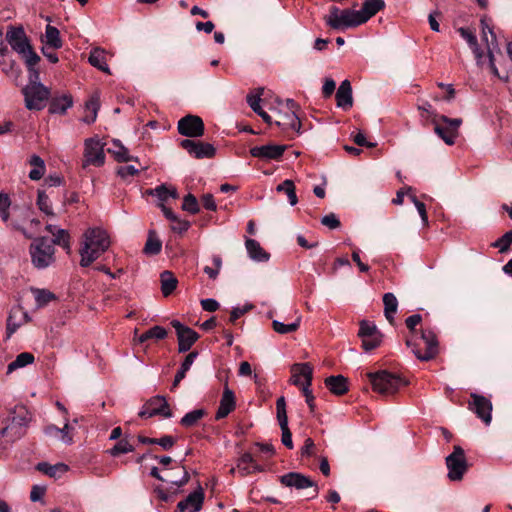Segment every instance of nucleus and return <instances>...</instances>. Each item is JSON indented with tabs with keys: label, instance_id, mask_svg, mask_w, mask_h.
Here are the masks:
<instances>
[{
	"label": "nucleus",
	"instance_id": "nucleus-1",
	"mask_svg": "<svg viewBox=\"0 0 512 512\" xmlns=\"http://www.w3.org/2000/svg\"><path fill=\"white\" fill-rule=\"evenodd\" d=\"M33 414L24 405H16L10 410L6 425L0 430V449L6 450L22 439L28 431Z\"/></svg>",
	"mask_w": 512,
	"mask_h": 512
},
{
	"label": "nucleus",
	"instance_id": "nucleus-2",
	"mask_svg": "<svg viewBox=\"0 0 512 512\" xmlns=\"http://www.w3.org/2000/svg\"><path fill=\"white\" fill-rule=\"evenodd\" d=\"M110 246L109 236L101 228H89L83 235V242L79 250L82 267L90 266L97 260Z\"/></svg>",
	"mask_w": 512,
	"mask_h": 512
},
{
	"label": "nucleus",
	"instance_id": "nucleus-3",
	"mask_svg": "<svg viewBox=\"0 0 512 512\" xmlns=\"http://www.w3.org/2000/svg\"><path fill=\"white\" fill-rule=\"evenodd\" d=\"M6 40L26 64H37L40 61V57L34 52L22 27L10 26L6 33Z\"/></svg>",
	"mask_w": 512,
	"mask_h": 512
},
{
	"label": "nucleus",
	"instance_id": "nucleus-4",
	"mask_svg": "<svg viewBox=\"0 0 512 512\" xmlns=\"http://www.w3.org/2000/svg\"><path fill=\"white\" fill-rule=\"evenodd\" d=\"M31 262L37 269H45L55 261V248L47 237H38L30 244Z\"/></svg>",
	"mask_w": 512,
	"mask_h": 512
},
{
	"label": "nucleus",
	"instance_id": "nucleus-5",
	"mask_svg": "<svg viewBox=\"0 0 512 512\" xmlns=\"http://www.w3.org/2000/svg\"><path fill=\"white\" fill-rule=\"evenodd\" d=\"M373 390L382 395H392L398 391L407 382L399 375L389 373L387 371H380L376 373H369Z\"/></svg>",
	"mask_w": 512,
	"mask_h": 512
},
{
	"label": "nucleus",
	"instance_id": "nucleus-6",
	"mask_svg": "<svg viewBox=\"0 0 512 512\" xmlns=\"http://www.w3.org/2000/svg\"><path fill=\"white\" fill-rule=\"evenodd\" d=\"M324 19L328 26L336 30L357 27L363 24L358 11L351 9L340 10L336 6L330 8L329 15L325 16Z\"/></svg>",
	"mask_w": 512,
	"mask_h": 512
},
{
	"label": "nucleus",
	"instance_id": "nucleus-7",
	"mask_svg": "<svg viewBox=\"0 0 512 512\" xmlns=\"http://www.w3.org/2000/svg\"><path fill=\"white\" fill-rule=\"evenodd\" d=\"M431 122L434 124L435 133L448 145L455 142L458 129L462 123L460 118H448L445 115L431 113Z\"/></svg>",
	"mask_w": 512,
	"mask_h": 512
},
{
	"label": "nucleus",
	"instance_id": "nucleus-8",
	"mask_svg": "<svg viewBox=\"0 0 512 512\" xmlns=\"http://www.w3.org/2000/svg\"><path fill=\"white\" fill-rule=\"evenodd\" d=\"M482 38L486 41L487 44V53L489 57V69L493 75L498 77L501 80H506L507 76H502L499 74L498 69L495 65V57L496 54H500V49L497 41L496 34L493 30V27L490 23V20L487 19L486 16L482 15Z\"/></svg>",
	"mask_w": 512,
	"mask_h": 512
},
{
	"label": "nucleus",
	"instance_id": "nucleus-9",
	"mask_svg": "<svg viewBox=\"0 0 512 512\" xmlns=\"http://www.w3.org/2000/svg\"><path fill=\"white\" fill-rule=\"evenodd\" d=\"M279 481L283 486L296 490L310 489L307 492V499H314L318 496L319 487L317 483L302 473L289 472L280 476Z\"/></svg>",
	"mask_w": 512,
	"mask_h": 512
},
{
	"label": "nucleus",
	"instance_id": "nucleus-10",
	"mask_svg": "<svg viewBox=\"0 0 512 512\" xmlns=\"http://www.w3.org/2000/svg\"><path fill=\"white\" fill-rule=\"evenodd\" d=\"M445 463L448 469L447 477L450 481L462 480L469 467L465 452L458 445L454 446L453 452L445 458Z\"/></svg>",
	"mask_w": 512,
	"mask_h": 512
},
{
	"label": "nucleus",
	"instance_id": "nucleus-11",
	"mask_svg": "<svg viewBox=\"0 0 512 512\" xmlns=\"http://www.w3.org/2000/svg\"><path fill=\"white\" fill-rule=\"evenodd\" d=\"M420 340L425 344V351L422 352L418 346L419 343L413 341L412 339H407V346L412 348V352L414 355L422 361H429L434 358L438 352V342L434 332L430 330H425L421 332Z\"/></svg>",
	"mask_w": 512,
	"mask_h": 512
},
{
	"label": "nucleus",
	"instance_id": "nucleus-12",
	"mask_svg": "<svg viewBox=\"0 0 512 512\" xmlns=\"http://www.w3.org/2000/svg\"><path fill=\"white\" fill-rule=\"evenodd\" d=\"M25 106L29 110H41L45 107L50 91L44 85H26L22 89Z\"/></svg>",
	"mask_w": 512,
	"mask_h": 512
},
{
	"label": "nucleus",
	"instance_id": "nucleus-13",
	"mask_svg": "<svg viewBox=\"0 0 512 512\" xmlns=\"http://www.w3.org/2000/svg\"><path fill=\"white\" fill-rule=\"evenodd\" d=\"M104 144L99 138L91 137L84 141L83 168L89 165L100 167L105 163Z\"/></svg>",
	"mask_w": 512,
	"mask_h": 512
},
{
	"label": "nucleus",
	"instance_id": "nucleus-14",
	"mask_svg": "<svg viewBox=\"0 0 512 512\" xmlns=\"http://www.w3.org/2000/svg\"><path fill=\"white\" fill-rule=\"evenodd\" d=\"M171 325L176 331L178 339V351L184 353L193 346L199 339V334L188 326L183 325L178 320H173Z\"/></svg>",
	"mask_w": 512,
	"mask_h": 512
},
{
	"label": "nucleus",
	"instance_id": "nucleus-15",
	"mask_svg": "<svg viewBox=\"0 0 512 512\" xmlns=\"http://www.w3.org/2000/svg\"><path fill=\"white\" fill-rule=\"evenodd\" d=\"M178 132L186 137L196 138L204 134L203 120L196 115H187L178 121Z\"/></svg>",
	"mask_w": 512,
	"mask_h": 512
},
{
	"label": "nucleus",
	"instance_id": "nucleus-16",
	"mask_svg": "<svg viewBox=\"0 0 512 512\" xmlns=\"http://www.w3.org/2000/svg\"><path fill=\"white\" fill-rule=\"evenodd\" d=\"M155 415H161L165 418H170L172 416L169 404L163 396L153 397L139 412V416L142 418H149Z\"/></svg>",
	"mask_w": 512,
	"mask_h": 512
},
{
	"label": "nucleus",
	"instance_id": "nucleus-17",
	"mask_svg": "<svg viewBox=\"0 0 512 512\" xmlns=\"http://www.w3.org/2000/svg\"><path fill=\"white\" fill-rule=\"evenodd\" d=\"M180 145L191 156L197 159L212 158L216 153V149L212 144L204 143L201 141L184 139L181 141Z\"/></svg>",
	"mask_w": 512,
	"mask_h": 512
},
{
	"label": "nucleus",
	"instance_id": "nucleus-18",
	"mask_svg": "<svg viewBox=\"0 0 512 512\" xmlns=\"http://www.w3.org/2000/svg\"><path fill=\"white\" fill-rule=\"evenodd\" d=\"M286 149L287 145L268 144L251 148L250 154L264 160H279Z\"/></svg>",
	"mask_w": 512,
	"mask_h": 512
},
{
	"label": "nucleus",
	"instance_id": "nucleus-19",
	"mask_svg": "<svg viewBox=\"0 0 512 512\" xmlns=\"http://www.w3.org/2000/svg\"><path fill=\"white\" fill-rule=\"evenodd\" d=\"M204 501V491L199 487L194 492L190 493L185 499L180 501L177 509L180 512H197L202 508Z\"/></svg>",
	"mask_w": 512,
	"mask_h": 512
},
{
	"label": "nucleus",
	"instance_id": "nucleus-20",
	"mask_svg": "<svg viewBox=\"0 0 512 512\" xmlns=\"http://www.w3.org/2000/svg\"><path fill=\"white\" fill-rule=\"evenodd\" d=\"M291 383L296 386L301 385V377L304 378V383L307 385L312 384L313 367L310 363H296L291 366Z\"/></svg>",
	"mask_w": 512,
	"mask_h": 512
},
{
	"label": "nucleus",
	"instance_id": "nucleus-21",
	"mask_svg": "<svg viewBox=\"0 0 512 512\" xmlns=\"http://www.w3.org/2000/svg\"><path fill=\"white\" fill-rule=\"evenodd\" d=\"M236 406L234 392L225 385L224 391L220 400L218 410L216 412V420H220L228 416Z\"/></svg>",
	"mask_w": 512,
	"mask_h": 512
},
{
	"label": "nucleus",
	"instance_id": "nucleus-22",
	"mask_svg": "<svg viewBox=\"0 0 512 512\" xmlns=\"http://www.w3.org/2000/svg\"><path fill=\"white\" fill-rule=\"evenodd\" d=\"M336 100L337 106L342 108L343 110H348L353 105L352 98V87L349 80H344L341 82L337 92H336Z\"/></svg>",
	"mask_w": 512,
	"mask_h": 512
},
{
	"label": "nucleus",
	"instance_id": "nucleus-23",
	"mask_svg": "<svg viewBox=\"0 0 512 512\" xmlns=\"http://www.w3.org/2000/svg\"><path fill=\"white\" fill-rule=\"evenodd\" d=\"M45 229L53 236V239L50 241L53 245H59L68 253L70 252V235L67 230L58 228L52 224L46 225Z\"/></svg>",
	"mask_w": 512,
	"mask_h": 512
},
{
	"label": "nucleus",
	"instance_id": "nucleus-24",
	"mask_svg": "<svg viewBox=\"0 0 512 512\" xmlns=\"http://www.w3.org/2000/svg\"><path fill=\"white\" fill-rule=\"evenodd\" d=\"M275 124L282 130L291 129L299 132L301 128V121L297 113H282L278 111Z\"/></svg>",
	"mask_w": 512,
	"mask_h": 512
},
{
	"label": "nucleus",
	"instance_id": "nucleus-25",
	"mask_svg": "<svg viewBox=\"0 0 512 512\" xmlns=\"http://www.w3.org/2000/svg\"><path fill=\"white\" fill-rule=\"evenodd\" d=\"M262 470V467L256 463L250 453L242 454L237 460V471L243 477Z\"/></svg>",
	"mask_w": 512,
	"mask_h": 512
},
{
	"label": "nucleus",
	"instance_id": "nucleus-26",
	"mask_svg": "<svg viewBox=\"0 0 512 512\" xmlns=\"http://www.w3.org/2000/svg\"><path fill=\"white\" fill-rule=\"evenodd\" d=\"M384 8V0H364L362 8L358 10L363 24Z\"/></svg>",
	"mask_w": 512,
	"mask_h": 512
},
{
	"label": "nucleus",
	"instance_id": "nucleus-27",
	"mask_svg": "<svg viewBox=\"0 0 512 512\" xmlns=\"http://www.w3.org/2000/svg\"><path fill=\"white\" fill-rule=\"evenodd\" d=\"M247 252L251 259L258 262H266L270 255L260 246L259 242L254 239H247L245 242Z\"/></svg>",
	"mask_w": 512,
	"mask_h": 512
},
{
	"label": "nucleus",
	"instance_id": "nucleus-28",
	"mask_svg": "<svg viewBox=\"0 0 512 512\" xmlns=\"http://www.w3.org/2000/svg\"><path fill=\"white\" fill-rule=\"evenodd\" d=\"M88 62L97 69L110 74V69L106 62V53L104 49L99 47L91 50L90 55L88 57Z\"/></svg>",
	"mask_w": 512,
	"mask_h": 512
},
{
	"label": "nucleus",
	"instance_id": "nucleus-29",
	"mask_svg": "<svg viewBox=\"0 0 512 512\" xmlns=\"http://www.w3.org/2000/svg\"><path fill=\"white\" fill-rule=\"evenodd\" d=\"M72 105L73 100L71 95L65 94L60 97H55L50 102L49 112L52 114H65Z\"/></svg>",
	"mask_w": 512,
	"mask_h": 512
},
{
	"label": "nucleus",
	"instance_id": "nucleus-30",
	"mask_svg": "<svg viewBox=\"0 0 512 512\" xmlns=\"http://www.w3.org/2000/svg\"><path fill=\"white\" fill-rule=\"evenodd\" d=\"M325 385L335 395H343L348 391L347 379L342 375L327 377Z\"/></svg>",
	"mask_w": 512,
	"mask_h": 512
},
{
	"label": "nucleus",
	"instance_id": "nucleus-31",
	"mask_svg": "<svg viewBox=\"0 0 512 512\" xmlns=\"http://www.w3.org/2000/svg\"><path fill=\"white\" fill-rule=\"evenodd\" d=\"M383 304H384V315L388 322L393 325L394 324V314L397 312L398 308V300L396 296L391 293H385L383 295Z\"/></svg>",
	"mask_w": 512,
	"mask_h": 512
},
{
	"label": "nucleus",
	"instance_id": "nucleus-32",
	"mask_svg": "<svg viewBox=\"0 0 512 512\" xmlns=\"http://www.w3.org/2000/svg\"><path fill=\"white\" fill-rule=\"evenodd\" d=\"M457 31L472 49L475 55L476 63L480 64V49L478 47V41L475 32L465 27H460Z\"/></svg>",
	"mask_w": 512,
	"mask_h": 512
},
{
	"label": "nucleus",
	"instance_id": "nucleus-33",
	"mask_svg": "<svg viewBox=\"0 0 512 512\" xmlns=\"http://www.w3.org/2000/svg\"><path fill=\"white\" fill-rule=\"evenodd\" d=\"M107 151L112 154L118 162L137 160V158L129 154L128 149L124 147L119 140H113V146L108 148Z\"/></svg>",
	"mask_w": 512,
	"mask_h": 512
},
{
	"label": "nucleus",
	"instance_id": "nucleus-34",
	"mask_svg": "<svg viewBox=\"0 0 512 512\" xmlns=\"http://www.w3.org/2000/svg\"><path fill=\"white\" fill-rule=\"evenodd\" d=\"M181 470H182V476L180 479H175V478H171V477L165 478V477L161 476L159 474V470L157 467H153L151 469L150 475L160 481H167V482L171 483L172 485L181 487V486L185 485L186 483H188V481L190 480V475L184 466H181Z\"/></svg>",
	"mask_w": 512,
	"mask_h": 512
},
{
	"label": "nucleus",
	"instance_id": "nucleus-35",
	"mask_svg": "<svg viewBox=\"0 0 512 512\" xmlns=\"http://www.w3.org/2000/svg\"><path fill=\"white\" fill-rule=\"evenodd\" d=\"M198 353L196 351L190 352L184 359L183 363L181 364L180 370L176 373L172 389L176 388L179 383L185 378L186 372L190 369L192 364L194 363L195 359L197 358Z\"/></svg>",
	"mask_w": 512,
	"mask_h": 512
},
{
	"label": "nucleus",
	"instance_id": "nucleus-36",
	"mask_svg": "<svg viewBox=\"0 0 512 512\" xmlns=\"http://www.w3.org/2000/svg\"><path fill=\"white\" fill-rule=\"evenodd\" d=\"M160 278L162 294L167 297L176 289L178 280L173 273L168 270L163 271Z\"/></svg>",
	"mask_w": 512,
	"mask_h": 512
},
{
	"label": "nucleus",
	"instance_id": "nucleus-37",
	"mask_svg": "<svg viewBox=\"0 0 512 512\" xmlns=\"http://www.w3.org/2000/svg\"><path fill=\"white\" fill-rule=\"evenodd\" d=\"M43 42L53 49H59L63 45L59 30L51 25L46 26Z\"/></svg>",
	"mask_w": 512,
	"mask_h": 512
},
{
	"label": "nucleus",
	"instance_id": "nucleus-38",
	"mask_svg": "<svg viewBox=\"0 0 512 512\" xmlns=\"http://www.w3.org/2000/svg\"><path fill=\"white\" fill-rule=\"evenodd\" d=\"M100 108V99L97 93L93 94L85 103V111L91 112V117L84 116L82 121L87 124L95 122Z\"/></svg>",
	"mask_w": 512,
	"mask_h": 512
},
{
	"label": "nucleus",
	"instance_id": "nucleus-39",
	"mask_svg": "<svg viewBox=\"0 0 512 512\" xmlns=\"http://www.w3.org/2000/svg\"><path fill=\"white\" fill-rule=\"evenodd\" d=\"M162 248V242L157 237V234L154 230H150L148 232V238L144 246V253L147 255H157L160 253Z\"/></svg>",
	"mask_w": 512,
	"mask_h": 512
},
{
	"label": "nucleus",
	"instance_id": "nucleus-40",
	"mask_svg": "<svg viewBox=\"0 0 512 512\" xmlns=\"http://www.w3.org/2000/svg\"><path fill=\"white\" fill-rule=\"evenodd\" d=\"M37 470L43 472L50 477H56L59 474H63L68 471V466L64 463H57L50 465L46 462L38 463Z\"/></svg>",
	"mask_w": 512,
	"mask_h": 512
},
{
	"label": "nucleus",
	"instance_id": "nucleus-41",
	"mask_svg": "<svg viewBox=\"0 0 512 512\" xmlns=\"http://www.w3.org/2000/svg\"><path fill=\"white\" fill-rule=\"evenodd\" d=\"M167 336V330L162 326H153L143 334H141L137 341L138 343H144L150 339L162 340Z\"/></svg>",
	"mask_w": 512,
	"mask_h": 512
},
{
	"label": "nucleus",
	"instance_id": "nucleus-42",
	"mask_svg": "<svg viewBox=\"0 0 512 512\" xmlns=\"http://www.w3.org/2000/svg\"><path fill=\"white\" fill-rule=\"evenodd\" d=\"M34 355L29 352H22L16 356V359L12 361L8 367L7 372L11 373L16 369L25 367L29 364H32L34 362Z\"/></svg>",
	"mask_w": 512,
	"mask_h": 512
},
{
	"label": "nucleus",
	"instance_id": "nucleus-43",
	"mask_svg": "<svg viewBox=\"0 0 512 512\" xmlns=\"http://www.w3.org/2000/svg\"><path fill=\"white\" fill-rule=\"evenodd\" d=\"M276 190L278 192H284L287 195L288 201L292 206L297 204L298 198L296 195L295 185L292 180L287 179L283 181L276 187Z\"/></svg>",
	"mask_w": 512,
	"mask_h": 512
},
{
	"label": "nucleus",
	"instance_id": "nucleus-44",
	"mask_svg": "<svg viewBox=\"0 0 512 512\" xmlns=\"http://www.w3.org/2000/svg\"><path fill=\"white\" fill-rule=\"evenodd\" d=\"M207 414L204 409H195L187 414H185L180 424L186 428L192 427L197 424L199 420H201Z\"/></svg>",
	"mask_w": 512,
	"mask_h": 512
},
{
	"label": "nucleus",
	"instance_id": "nucleus-45",
	"mask_svg": "<svg viewBox=\"0 0 512 512\" xmlns=\"http://www.w3.org/2000/svg\"><path fill=\"white\" fill-rule=\"evenodd\" d=\"M301 318L298 317L293 323L291 324H284L278 320H274L272 322L273 330L279 334H288L291 332H295L299 326H300Z\"/></svg>",
	"mask_w": 512,
	"mask_h": 512
},
{
	"label": "nucleus",
	"instance_id": "nucleus-46",
	"mask_svg": "<svg viewBox=\"0 0 512 512\" xmlns=\"http://www.w3.org/2000/svg\"><path fill=\"white\" fill-rule=\"evenodd\" d=\"M512 244V230L507 231L504 235L492 243V247L497 248L500 253H505L509 250Z\"/></svg>",
	"mask_w": 512,
	"mask_h": 512
},
{
	"label": "nucleus",
	"instance_id": "nucleus-47",
	"mask_svg": "<svg viewBox=\"0 0 512 512\" xmlns=\"http://www.w3.org/2000/svg\"><path fill=\"white\" fill-rule=\"evenodd\" d=\"M134 447L129 443V441L126 438L121 439L119 442H117L110 450L109 453L112 456H117L119 454L129 453L133 452Z\"/></svg>",
	"mask_w": 512,
	"mask_h": 512
},
{
	"label": "nucleus",
	"instance_id": "nucleus-48",
	"mask_svg": "<svg viewBox=\"0 0 512 512\" xmlns=\"http://www.w3.org/2000/svg\"><path fill=\"white\" fill-rule=\"evenodd\" d=\"M37 206L46 215H54L49 197L45 194L44 191H38Z\"/></svg>",
	"mask_w": 512,
	"mask_h": 512
},
{
	"label": "nucleus",
	"instance_id": "nucleus-49",
	"mask_svg": "<svg viewBox=\"0 0 512 512\" xmlns=\"http://www.w3.org/2000/svg\"><path fill=\"white\" fill-rule=\"evenodd\" d=\"M182 209L191 214H196L200 211L197 198L192 194H187L183 199Z\"/></svg>",
	"mask_w": 512,
	"mask_h": 512
},
{
	"label": "nucleus",
	"instance_id": "nucleus-50",
	"mask_svg": "<svg viewBox=\"0 0 512 512\" xmlns=\"http://www.w3.org/2000/svg\"><path fill=\"white\" fill-rule=\"evenodd\" d=\"M358 335L361 338H364V337H373V336L381 335V333L378 331L377 327L374 324L363 320L360 323V329H359Z\"/></svg>",
	"mask_w": 512,
	"mask_h": 512
},
{
	"label": "nucleus",
	"instance_id": "nucleus-51",
	"mask_svg": "<svg viewBox=\"0 0 512 512\" xmlns=\"http://www.w3.org/2000/svg\"><path fill=\"white\" fill-rule=\"evenodd\" d=\"M148 195L156 196L159 200V203H165L169 199L168 187L164 184L157 186L154 189H149L146 191Z\"/></svg>",
	"mask_w": 512,
	"mask_h": 512
},
{
	"label": "nucleus",
	"instance_id": "nucleus-52",
	"mask_svg": "<svg viewBox=\"0 0 512 512\" xmlns=\"http://www.w3.org/2000/svg\"><path fill=\"white\" fill-rule=\"evenodd\" d=\"M281 431H282V437L281 441L284 446H286L288 449L293 448V441H292V434L288 427V421L279 422Z\"/></svg>",
	"mask_w": 512,
	"mask_h": 512
},
{
	"label": "nucleus",
	"instance_id": "nucleus-53",
	"mask_svg": "<svg viewBox=\"0 0 512 512\" xmlns=\"http://www.w3.org/2000/svg\"><path fill=\"white\" fill-rule=\"evenodd\" d=\"M264 89L260 88L258 89V93L255 95H248L247 96V102L250 106V108L256 113H260L263 109L260 106L261 101V95L263 93Z\"/></svg>",
	"mask_w": 512,
	"mask_h": 512
},
{
	"label": "nucleus",
	"instance_id": "nucleus-54",
	"mask_svg": "<svg viewBox=\"0 0 512 512\" xmlns=\"http://www.w3.org/2000/svg\"><path fill=\"white\" fill-rule=\"evenodd\" d=\"M277 420L278 422L288 421L286 412V401L283 396L279 397L276 401Z\"/></svg>",
	"mask_w": 512,
	"mask_h": 512
},
{
	"label": "nucleus",
	"instance_id": "nucleus-55",
	"mask_svg": "<svg viewBox=\"0 0 512 512\" xmlns=\"http://www.w3.org/2000/svg\"><path fill=\"white\" fill-rule=\"evenodd\" d=\"M482 420L485 422L486 425H489L491 423V411H492V403L490 400L486 399L482 396Z\"/></svg>",
	"mask_w": 512,
	"mask_h": 512
},
{
	"label": "nucleus",
	"instance_id": "nucleus-56",
	"mask_svg": "<svg viewBox=\"0 0 512 512\" xmlns=\"http://www.w3.org/2000/svg\"><path fill=\"white\" fill-rule=\"evenodd\" d=\"M382 335H377L373 337H364L362 338V346L366 351H371L377 348L381 343Z\"/></svg>",
	"mask_w": 512,
	"mask_h": 512
},
{
	"label": "nucleus",
	"instance_id": "nucleus-57",
	"mask_svg": "<svg viewBox=\"0 0 512 512\" xmlns=\"http://www.w3.org/2000/svg\"><path fill=\"white\" fill-rule=\"evenodd\" d=\"M29 73V83L27 85H43L40 83L39 71L35 68L36 64H26Z\"/></svg>",
	"mask_w": 512,
	"mask_h": 512
},
{
	"label": "nucleus",
	"instance_id": "nucleus-58",
	"mask_svg": "<svg viewBox=\"0 0 512 512\" xmlns=\"http://www.w3.org/2000/svg\"><path fill=\"white\" fill-rule=\"evenodd\" d=\"M321 223L330 229H336L340 226V221L338 220V218L336 217V215L334 213L325 215L321 219Z\"/></svg>",
	"mask_w": 512,
	"mask_h": 512
},
{
	"label": "nucleus",
	"instance_id": "nucleus-59",
	"mask_svg": "<svg viewBox=\"0 0 512 512\" xmlns=\"http://www.w3.org/2000/svg\"><path fill=\"white\" fill-rule=\"evenodd\" d=\"M171 229L178 233H183L188 230L190 227V222L187 220H182L177 217V220L171 221Z\"/></svg>",
	"mask_w": 512,
	"mask_h": 512
},
{
	"label": "nucleus",
	"instance_id": "nucleus-60",
	"mask_svg": "<svg viewBox=\"0 0 512 512\" xmlns=\"http://www.w3.org/2000/svg\"><path fill=\"white\" fill-rule=\"evenodd\" d=\"M73 428L70 426L69 422L66 421L63 428H61V431L59 434H61V441L65 444H71L73 442V437L71 434V431Z\"/></svg>",
	"mask_w": 512,
	"mask_h": 512
},
{
	"label": "nucleus",
	"instance_id": "nucleus-61",
	"mask_svg": "<svg viewBox=\"0 0 512 512\" xmlns=\"http://www.w3.org/2000/svg\"><path fill=\"white\" fill-rule=\"evenodd\" d=\"M10 205V199L8 195L0 194V214L4 221L8 220L9 214L7 209Z\"/></svg>",
	"mask_w": 512,
	"mask_h": 512
},
{
	"label": "nucleus",
	"instance_id": "nucleus-62",
	"mask_svg": "<svg viewBox=\"0 0 512 512\" xmlns=\"http://www.w3.org/2000/svg\"><path fill=\"white\" fill-rule=\"evenodd\" d=\"M54 298V295L46 290H37L36 301L38 305L43 306L50 302Z\"/></svg>",
	"mask_w": 512,
	"mask_h": 512
},
{
	"label": "nucleus",
	"instance_id": "nucleus-63",
	"mask_svg": "<svg viewBox=\"0 0 512 512\" xmlns=\"http://www.w3.org/2000/svg\"><path fill=\"white\" fill-rule=\"evenodd\" d=\"M250 309H252V305H246L243 308H239V307L233 308L230 313L229 321L231 323H234L237 319H239L241 316H243Z\"/></svg>",
	"mask_w": 512,
	"mask_h": 512
},
{
	"label": "nucleus",
	"instance_id": "nucleus-64",
	"mask_svg": "<svg viewBox=\"0 0 512 512\" xmlns=\"http://www.w3.org/2000/svg\"><path fill=\"white\" fill-rule=\"evenodd\" d=\"M176 443V439L170 435H165L161 438H157L156 444L160 445L164 450L171 449Z\"/></svg>",
	"mask_w": 512,
	"mask_h": 512
}]
</instances>
